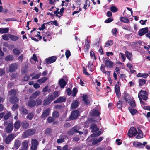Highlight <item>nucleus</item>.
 <instances>
[{
	"label": "nucleus",
	"mask_w": 150,
	"mask_h": 150,
	"mask_svg": "<svg viewBox=\"0 0 150 150\" xmlns=\"http://www.w3.org/2000/svg\"><path fill=\"white\" fill-rule=\"evenodd\" d=\"M127 134L128 136L131 137L137 135L136 138L138 139L143 138V136L141 130L139 129H137L133 127H131L130 128Z\"/></svg>",
	"instance_id": "f257e3e1"
},
{
	"label": "nucleus",
	"mask_w": 150,
	"mask_h": 150,
	"mask_svg": "<svg viewBox=\"0 0 150 150\" xmlns=\"http://www.w3.org/2000/svg\"><path fill=\"white\" fill-rule=\"evenodd\" d=\"M81 128V127L80 126H76L69 130L67 132V134L70 135H72L75 133L78 132L79 134H83V132L79 131Z\"/></svg>",
	"instance_id": "f03ea898"
},
{
	"label": "nucleus",
	"mask_w": 150,
	"mask_h": 150,
	"mask_svg": "<svg viewBox=\"0 0 150 150\" xmlns=\"http://www.w3.org/2000/svg\"><path fill=\"white\" fill-rule=\"evenodd\" d=\"M35 132V129H30L26 131L22 134V137L23 138H26L27 137L31 136L34 134Z\"/></svg>",
	"instance_id": "7ed1b4c3"
},
{
	"label": "nucleus",
	"mask_w": 150,
	"mask_h": 150,
	"mask_svg": "<svg viewBox=\"0 0 150 150\" xmlns=\"http://www.w3.org/2000/svg\"><path fill=\"white\" fill-rule=\"evenodd\" d=\"M31 150H36L39 144L38 141L35 139H31Z\"/></svg>",
	"instance_id": "20e7f679"
},
{
	"label": "nucleus",
	"mask_w": 150,
	"mask_h": 150,
	"mask_svg": "<svg viewBox=\"0 0 150 150\" xmlns=\"http://www.w3.org/2000/svg\"><path fill=\"white\" fill-rule=\"evenodd\" d=\"M15 136L13 134H11L8 135L5 139V142L6 144L10 143L12 140L15 137Z\"/></svg>",
	"instance_id": "39448f33"
},
{
	"label": "nucleus",
	"mask_w": 150,
	"mask_h": 150,
	"mask_svg": "<svg viewBox=\"0 0 150 150\" xmlns=\"http://www.w3.org/2000/svg\"><path fill=\"white\" fill-rule=\"evenodd\" d=\"M138 94H139V96L143 100H146L147 99L148 94L146 91L142 90Z\"/></svg>",
	"instance_id": "423d86ee"
},
{
	"label": "nucleus",
	"mask_w": 150,
	"mask_h": 150,
	"mask_svg": "<svg viewBox=\"0 0 150 150\" xmlns=\"http://www.w3.org/2000/svg\"><path fill=\"white\" fill-rule=\"evenodd\" d=\"M146 142H144L143 143H142L137 142H133V145L135 147H138L140 148H144L145 145L147 144Z\"/></svg>",
	"instance_id": "0eeeda50"
},
{
	"label": "nucleus",
	"mask_w": 150,
	"mask_h": 150,
	"mask_svg": "<svg viewBox=\"0 0 150 150\" xmlns=\"http://www.w3.org/2000/svg\"><path fill=\"white\" fill-rule=\"evenodd\" d=\"M21 144V141L19 139H18L15 140L14 143V146L13 147V149H18L20 146Z\"/></svg>",
	"instance_id": "6e6552de"
},
{
	"label": "nucleus",
	"mask_w": 150,
	"mask_h": 150,
	"mask_svg": "<svg viewBox=\"0 0 150 150\" xmlns=\"http://www.w3.org/2000/svg\"><path fill=\"white\" fill-rule=\"evenodd\" d=\"M29 142V140H25L22 142V149L25 150H28V144Z\"/></svg>",
	"instance_id": "1a4fd4ad"
},
{
	"label": "nucleus",
	"mask_w": 150,
	"mask_h": 150,
	"mask_svg": "<svg viewBox=\"0 0 150 150\" xmlns=\"http://www.w3.org/2000/svg\"><path fill=\"white\" fill-rule=\"evenodd\" d=\"M50 108H48L44 110L41 115V117L43 118L47 117L50 114Z\"/></svg>",
	"instance_id": "9d476101"
},
{
	"label": "nucleus",
	"mask_w": 150,
	"mask_h": 150,
	"mask_svg": "<svg viewBox=\"0 0 150 150\" xmlns=\"http://www.w3.org/2000/svg\"><path fill=\"white\" fill-rule=\"evenodd\" d=\"M59 96V94L58 91H55L49 96L50 99V100L51 101H52L55 98Z\"/></svg>",
	"instance_id": "9b49d317"
},
{
	"label": "nucleus",
	"mask_w": 150,
	"mask_h": 150,
	"mask_svg": "<svg viewBox=\"0 0 150 150\" xmlns=\"http://www.w3.org/2000/svg\"><path fill=\"white\" fill-rule=\"evenodd\" d=\"M13 128V126L12 124L9 123L5 128V130L7 133H9L11 132Z\"/></svg>",
	"instance_id": "f8f14e48"
},
{
	"label": "nucleus",
	"mask_w": 150,
	"mask_h": 150,
	"mask_svg": "<svg viewBox=\"0 0 150 150\" xmlns=\"http://www.w3.org/2000/svg\"><path fill=\"white\" fill-rule=\"evenodd\" d=\"M18 68V64L16 63L12 64L9 67V71L11 72L14 71Z\"/></svg>",
	"instance_id": "ddd939ff"
},
{
	"label": "nucleus",
	"mask_w": 150,
	"mask_h": 150,
	"mask_svg": "<svg viewBox=\"0 0 150 150\" xmlns=\"http://www.w3.org/2000/svg\"><path fill=\"white\" fill-rule=\"evenodd\" d=\"M79 111L77 110L74 111L71 113L70 116L71 119H74L76 118L78 116Z\"/></svg>",
	"instance_id": "4468645a"
},
{
	"label": "nucleus",
	"mask_w": 150,
	"mask_h": 150,
	"mask_svg": "<svg viewBox=\"0 0 150 150\" xmlns=\"http://www.w3.org/2000/svg\"><path fill=\"white\" fill-rule=\"evenodd\" d=\"M105 66L107 68H111L113 66V63L108 59L105 60Z\"/></svg>",
	"instance_id": "2eb2a0df"
},
{
	"label": "nucleus",
	"mask_w": 150,
	"mask_h": 150,
	"mask_svg": "<svg viewBox=\"0 0 150 150\" xmlns=\"http://www.w3.org/2000/svg\"><path fill=\"white\" fill-rule=\"evenodd\" d=\"M67 83L63 79H61L58 82V84L59 85L60 87L62 88L66 86Z\"/></svg>",
	"instance_id": "dca6fc26"
},
{
	"label": "nucleus",
	"mask_w": 150,
	"mask_h": 150,
	"mask_svg": "<svg viewBox=\"0 0 150 150\" xmlns=\"http://www.w3.org/2000/svg\"><path fill=\"white\" fill-rule=\"evenodd\" d=\"M115 90L117 97L119 98L120 96V87L118 84H116L115 88Z\"/></svg>",
	"instance_id": "f3484780"
},
{
	"label": "nucleus",
	"mask_w": 150,
	"mask_h": 150,
	"mask_svg": "<svg viewBox=\"0 0 150 150\" xmlns=\"http://www.w3.org/2000/svg\"><path fill=\"white\" fill-rule=\"evenodd\" d=\"M148 31L147 28H144L140 29L139 31V34L140 36H142L145 34Z\"/></svg>",
	"instance_id": "a211bd4d"
},
{
	"label": "nucleus",
	"mask_w": 150,
	"mask_h": 150,
	"mask_svg": "<svg viewBox=\"0 0 150 150\" xmlns=\"http://www.w3.org/2000/svg\"><path fill=\"white\" fill-rule=\"evenodd\" d=\"M56 59V57L55 56H52L46 59V62L48 64H51L54 62Z\"/></svg>",
	"instance_id": "6ab92c4d"
},
{
	"label": "nucleus",
	"mask_w": 150,
	"mask_h": 150,
	"mask_svg": "<svg viewBox=\"0 0 150 150\" xmlns=\"http://www.w3.org/2000/svg\"><path fill=\"white\" fill-rule=\"evenodd\" d=\"M126 56L129 61H132V55L131 53H130L127 51L125 52Z\"/></svg>",
	"instance_id": "aec40b11"
},
{
	"label": "nucleus",
	"mask_w": 150,
	"mask_h": 150,
	"mask_svg": "<svg viewBox=\"0 0 150 150\" xmlns=\"http://www.w3.org/2000/svg\"><path fill=\"white\" fill-rule=\"evenodd\" d=\"M100 112L98 110H97L95 109H94L91 112V115L93 116L97 117L100 114Z\"/></svg>",
	"instance_id": "412c9836"
},
{
	"label": "nucleus",
	"mask_w": 150,
	"mask_h": 150,
	"mask_svg": "<svg viewBox=\"0 0 150 150\" xmlns=\"http://www.w3.org/2000/svg\"><path fill=\"white\" fill-rule=\"evenodd\" d=\"M124 95L123 97L124 99L125 100L126 102H127L128 100H130L132 99L131 97L128 93H124Z\"/></svg>",
	"instance_id": "4be33fe9"
},
{
	"label": "nucleus",
	"mask_w": 150,
	"mask_h": 150,
	"mask_svg": "<svg viewBox=\"0 0 150 150\" xmlns=\"http://www.w3.org/2000/svg\"><path fill=\"white\" fill-rule=\"evenodd\" d=\"M90 127L92 129V131L93 132L97 131L99 129L97 128L96 125L94 123L92 124L91 125Z\"/></svg>",
	"instance_id": "5701e85b"
},
{
	"label": "nucleus",
	"mask_w": 150,
	"mask_h": 150,
	"mask_svg": "<svg viewBox=\"0 0 150 150\" xmlns=\"http://www.w3.org/2000/svg\"><path fill=\"white\" fill-rule=\"evenodd\" d=\"M66 99L65 98L62 97H59L56 100L54 101V103H57L59 102H62L65 101Z\"/></svg>",
	"instance_id": "b1692460"
},
{
	"label": "nucleus",
	"mask_w": 150,
	"mask_h": 150,
	"mask_svg": "<svg viewBox=\"0 0 150 150\" xmlns=\"http://www.w3.org/2000/svg\"><path fill=\"white\" fill-rule=\"evenodd\" d=\"M21 126L24 129L28 128L29 123L26 121H23L21 123Z\"/></svg>",
	"instance_id": "393cba45"
},
{
	"label": "nucleus",
	"mask_w": 150,
	"mask_h": 150,
	"mask_svg": "<svg viewBox=\"0 0 150 150\" xmlns=\"http://www.w3.org/2000/svg\"><path fill=\"white\" fill-rule=\"evenodd\" d=\"M148 76V74L146 73H139L137 75V77H142L144 78H146Z\"/></svg>",
	"instance_id": "a878e982"
},
{
	"label": "nucleus",
	"mask_w": 150,
	"mask_h": 150,
	"mask_svg": "<svg viewBox=\"0 0 150 150\" xmlns=\"http://www.w3.org/2000/svg\"><path fill=\"white\" fill-rule=\"evenodd\" d=\"M40 94V92L39 91H37L34 93L31 96L30 98H31L34 99L36 98Z\"/></svg>",
	"instance_id": "bb28decb"
},
{
	"label": "nucleus",
	"mask_w": 150,
	"mask_h": 150,
	"mask_svg": "<svg viewBox=\"0 0 150 150\" xmlns=\"http://www.w3.org/2000/svg\"><path fill=\"white\" fill-rule=\"evenodd\" d=\"M20 127V122L18 120L16 121L14 124V127L16 130L19 129Z\"/></svg>",
	"instance_id": "cd10ccee"
},
{
	"label": "nucleus",
	"mask_w": 150,
	"mask_h": 150,
	"mask_svg": "<svg viewBox=\"0 0 150 150\" xmlns=\"http://www.w3.org/2000/svg\"><path fill=\"white\" fill-rule=\"evenodd\" d=\"M48 79V78L47 77H44L37 80V81L39 83H44Z\"/></svg>",
	"instance_id": "c85d7f7f"
},
{
	"label": "nucleus",
	"mask_w": 150,
	"mask_h": 150,
	"mask_svg": "<svg viewBox=\"0 0 150 150\" xmlns=\"http://www.w3.org/2000/svg\"><path fill=\"white\" fill-rule=\"evenodd\" d=\"M103 139V137H100L99 139H96L94 140L92 142L93 144H96L101 141Z\"/></svg>",
	"instance_id": "c756f323"
},
{
	"label": "nucleus",
	"mask_w": 150,
	"mask_h": 150,
	"mask_svg": "<svg viewBox=\"0 0 150 150\" xmlns=\"http://www.w3.org/2000/svg\"><path fill=\"white\" fill-rule=\"evenodd\" d=\"M9 31V29L7 28H0V33H7Z\"/></svg>",
	"instance_id": "7c9ffc66"
},
{
	"label": "nucleus",
	"mask_w": 150,
	"mask_h": 150,
	"mask_svg": "<svg viewBox=\"0 0 150 150\" xmlns=\"http://www.w3.org/2000/svg\"><path fill=\"white\" fill-rule=\"evenodd\" d=\"M18 100L16 96L11 97L10 100V102L11 103H14L18 101Z\"/></svg>",
	"instance_id": "2f4dec72"
},
{
	"label": "nucleus",
	"mask_w": 150,
	"mask_h": 150,
	"mask_svg": "<svg viewBox=\"0 0 150 150\" xmlns=\"http://www.w3.org/2000/svg\"><path fill=\"white\" fill-rule=\"evenodd\" d=\"M78 102L77 101H74L71 105V108L73 109L76 108L78 106Z\"/></svg>",
	"instance_id": "473e14b6"
},
{
	"label": "nucleus",
	"mask_w": 150,
	"mask_h": 150,
	"mask_svg": "<svg viewBox=\"0 0 150 150\" xmlns=\"http://www.w3.org/2000/svg\"><path fill=\"white\" fill-rule=\"evenodd\" d=\"M9 38L12 40L13 41H16L18 40L19 38L18 37L13 35H9Z\"/></svg>",
	"instance_id": "72a5a7b5"
},
{
	"label": "nucleus",
	"mask_w": 150,
	"mask_h": 150,
	"mask_svg": "<svg viewBox=\"0 0 150 150\" xmlns=\"http://www.w3.org/2000/svg\"><path fill=\"white\" fill-rule=\"evenodd\" d=\"M113 44V40L108 41L105 44V47H109L110 46Z\"/></svg>",
	"instance_id": "f704fd0d"
},
{
	"label": "nucleus",
	"mask_w": 150,
	"mask_h": 150,
	"mask_svg": "<svg viewBox=\"0 0 150 150\" xmlns=\"http://www.w3.org/2000/svg\"><path fill=\"white\" fill-rule=\"evenodd\" d=\"M16 94V91L14 90H11L9 91V95L12 96H15Z\"/></svg>",
	"instance_id": "c9c22d12"
},
{
	"label": "nucleus",
	"mask_w": 150,
	"mask_h": 150,
	"mask_svg": "<svg viewBox=\"0 0 150 150\" xmlns=\"http://www.w3.org/2000/svg\"><path fill=\"white\" fill-rule=\"evenodd\" d=\"M50 98L49 97L48 98L45 99L43 103L44 105H46L49 104L50 102L52 101L50 99Z\"/></svg>",
	"instance_id": "e433bc0d"
},
{
	"label": "nucleus",
	"mask_w": 150,
	"mask_h": 150,
	"mask_svg": "<svg viewBox=\"0 0 150 150\" xmlns=\"http://www.w3.org/2000/svg\"><path fill=\"white\" fill-rule=\"evenodd\" d=\"M129 111L132 115H134L137 112V110L136 109L131 108L130 107L128 108Z\"/></svg>",
	"instance_id": "4c0bfd02"
},
{
	"label": "nucleus",
	"mask_w": 150,
	"mask_h": 150,
	"mask_svg": "<svg viewBox=\"0 0 150 150\" xmlns=\"http://www.w3.org/2000/svg\"><path fill=\"white\" fill-rule=\"evenodd\" d=\"M128 103L129 105L132 107H134L136 106L135 101L134 100H132V99L129 101Z\"/></svg>",
	"instance_id": "58836bf2"
},
{
	"label": "nucleus",
	"mask_w": 150,
	"mask_h": 150,
	"mask_svg": "<svg viewBox=\"0 0 150 150\" xmlns=\"http://www.w3.org/2000/svg\"><path fill=\"white\" fill-rule=\"evenodd\" d=\"M120 21L124 23H127L129 21L128 18L126 17H120Z\"/></svg>",
	"instance_id": "ea45409f"
},
{
	"label": "nucleus",
	"mask_w": 150,
	"mask_h": 150,
	"mask_svg": "<svg viewBox=\"0 0 150 150\" xmlns=\"http://www.w3.org/2000/svg\"><path fill=\"white\" fill-rule=\"evenodd\" d=\"M13 58L12 55H9L5 57V59L6 61H9L13 60Z\"/></svg>",
	"instance_id": "a19ab883"
},
{
	"label": "nucleus",
	"mask_w": 150,
	"mask_h": 150,
	"mask_svg": "<svg viewBox=\"0 0 150 150\" xmlns=\"http://www.w3.org/2000/svg\"><path fill=\"white\" fill-rule=\"evenodd\" d=\"M83 100L84 102L86 104H88L89 103V102L87 100V96L86 95H83Z\"/></svg>",
	"instance_id": "79ce46f5"
},
{
	"label": "nucleus",
	"mask_w": 150,
	"mask_h": 150,
	"mask_svg": "<svg viewBox=\"0 0 150 150\" xmlns=\"http://www.w3.org/2000/svg\"><path fill=\"white\" fill-rule=\"evenodd\" d=\"M20 111L23 114H26L28 113V112L27 110L23 107H21V108Z\"/></svg>",
	"instance_id": "37998d69"
},
{
	"label": "nucleus",
	"mask_w": 150,
	"mask_h": 150,
	"mask_svg": "<svg viewBox=\"0 0 150 150\" xmlns=\"http://www.w3.org/2000/svg\"><path fill=\"white\" fill-rule=\"evenodd\" d=\"M52 35V33H47L45 35V37L47 38V39L49 40H50L51 39V37Z\"/></svg>",
	"instance_id": "c03bdc74"
},
{
	"label": "nucleus",
	"mask_w": 150,
	"mask_h": 150,
	"mask_svg": "<svg viewBox=\"0 0 150 150\" xmlns=\"http://www.w3.org/2000/svg\"><path fill=\"white\" fill-rule=\"evenodd\" d=\"M34 114L33 113H30L27 117V118L29 120H31L34 116Z\"/></svg>",
	"instance_id": "a18cd8bd"
},
{
	"label": "nucleus",
	"mask_w": 150,
	"mask_h": 150,
	"mask_svg": "<svg viewBox=\"0 0 150 150\" xmlns=\"http://www.w3.org/2000/svg\"><path fill=\"white\" fill-rule=\"evenodd\" d=\"M101 134V133L100 131H98L96 132L95 133H93L91 134V137H95L98 136Z\"/></svg>",
	"instance_id": "49530a36"
},
{
	"label": "nucleus",
	"mask_w": 150,
	"mask_h": 150,
	"mask_svg": "<svg viewBox=\"0 0 150 150\" xmlns=\"http://www.w3.org/2000/svg\"><path fill=\"white\" fill-rule=\"evenodd\" d=\"M13 53L14 55L17 56L20 54V52L18 49H15L13 50Z\"/></svg>",
	"instance_id": "de8ad7c7"
},
{
	"label": "nucleus",
	"mask_w": 150,
	"mask_h": 150,
	"mask_svg": "<svg viewBox=\"0 0 150 150\" xmlns=\"http://www.w3.org/2000/svg\"><path fill=\"white\" fill-rule=\"evenodd\" d=\"M62 137L63 136H60V138L57 139V142L58 143H62L64 141V138Z\"/></svg>",
	"instance_id": "09e8293b"
},
{
	"label": "nucleus",
	"mask_w": 150,
	"mask_h": 150,
	"mask_svg": "<svg viewBox=\"0 0 150 150\" xmlns=\"http://www.w3.org/2000/svg\"><path fill=\"white\" fill-rule=\"evenodd\" d=\"M52 117L54 118H57L59 117V114L57 111H54L52 115Z\"/></svg>",
	"instance_id": "8fccbe9b"
},
{
	"label": "nucleus",
	"mask_w": 150,
	"mask_h": 150,
	"mask_svg": "<svg viewBox=\"0 0 150 150\" xmlns=\"http://www.w3.org/2000/svg\"><path fill=\"white\" fill-rule=\"evenodd\" d=\"M10 34H4L2 35V38L4 40H9V35Z\"/></svg>",
	"instance_id": "3c124183"
},
{
	"label": "nucleus",
	"mask_w": 150,
	"mask_h": 150,
	"mask_svg": "<svg viewBox=\"0 0 150 150\" xmlns=\"http://www.w3.org/2000/svg\"><path fill=\"white\" fill-rule=\"evenodd\" d=\"M146 81L144 79H141L139 80V83L140 86H142L144 84H145Z\"/></svg>",
	"instance_id": "603ef678"
},
{
	"label": "nucleus",
	"mask_w": 150,
	"mask_h": 150,
	"mask_svg": "<svg viewBox=\"0 0 150 150\" xmlns=\"http://www.w3.org/2000/svg\"><path fill=\"white\" fill-rule=\"evenodd\" d=\"M110 10L113 12H115L117 11V8L114 6H111L110 8Z\"/></svg>",
	"instance_id": "864d4df0"
},
{
	"label": "nucleus",
	"mask_w": 150,
	"mask_h": 150,
	"mask_svg": "<svg viewBox=\"0 0 150 150\" xmlns=\"http://www.w3.org/2000/svg\"><path fill=\"white\" fill-rule=\"evenodd\" d=\"M119 56L122 58V60L123 62H124L125 59L126 58L125 57V56L123 54L120 53L119 54Z\"/></svg>",
	"instance_id": "5fc2aeb1"
},
{
	"label": "nucleus",
	"mask_w": 150,
	"mask_h": 150,
	"mask_svg": "<svg viewBox=\"0 0 150 150\" xmlns=\"http://www.w3.org/2000/svg\"><path fill=\"white\" fill-rule=\"evenodd\" d=\"M28 105L30 107H33L35 105V103L34 101H30L28 103Z\"/></svg>",
	"instance_id": "6e6d98bb"
},
{
	"label": "nucleus",
	"mask_w": 150,
	"mask_h": 150,
	"mask_svg": "<svg viewBox=\"0 0 150 150\" xmlns=\"http://www.w3.org/2000/svg\"><path fill=\"white\" fill-rule=\"evenodd\" d=\"M41 73L40 72L39 74H36L32 78V79H37L39 78L41 76Z\"/></svg>",
	"instance_id": "4d7b16f0"
},
{
	"label": "nucleus",
	"mask_w": 150,
	"mask_h": 150,
	"mask_svg": "<svg viewBox=\"0 0 150 150\" xmlns=\"http://www.w3.org/2000/svg\"><path fill=\"white\" fill-rule=\"evenodd\" d=\"M77 92V89L76 88H74L73 90V92L72 93V96L73 97H74Z\"/></svg>",
	"instance_id": "13d9d810"
},
{
	"label": "nucleus",
	"mask_w": 150,
	"mask_h": 150,
	"mask_svg": "<svg viewBox=\"0 0 150 150\" xmlns=\"http://www.w3.org/2000/svg\"><path fill=\"white\" fill-rule=\"evenodd\" d=\"M65 55L67 59L71 55L70 52L69 50H67L66 51L65 53Z\"/></svg>",
	"instance_id": "bf43d9fd"
},
{
	"label": "nucleus",
	"mask_w": 150,
	"mask_h": 150,
	"mask_svg": "<svg viewBox=\"0 0 150 150\" xmlns=\"http://www.w3.org/2000/svg\"><path fill=\"white\" fill-rule=\"evenodd\" d=\"M89 43L90 42H86L85 45L84 47L87 50H88L90 46Z\"/></svg>",
	"instance_id": "052dcab7"
},
{
	"label": "nucleus",
	"mask_w": 150,
	"mask_h": 150,
	"mask_svg": "<svg viewBox=\"0 0 150 150\" xmlns=\"http://www.w3.org/2000/svg\"><path fill=\"white\" fill-rule=\"evenodd\" d=\"M11 116V113L8 112L6 114L4 117V119L5 120H7Z\"/></svg>",
	"instance_id": "680f3d73"
},
{
	"label": "nucleus",
	"mask_w": 150,
	"mask_h": 150,
	"mask_svg": "<svg viewBox=\"0 0 150 150\" xmlns=\"http://www.w3.org/2000/svg\"><path fill=\"white\" fill-rule=\"evenodd\" d=\"M47 121L49 123H51L54 121V119L52 117H49L47 119Z\"/></svg>",
	"instance_id": "e2e57ef3"
},
{
	"label": "nucleus",
	"mask_w": 150,
	"mask_h": 150,
	"mask_svg": "<svg viewBox=\"0 0 150 150\" xmlns=\"http://www.w3.org/2000/svg\"><path fill=\"white\" fill-rule=\"evenodd\" d=\"M113 20L112 17L108 18L105 21V23H108L111 22Z\"/></svg>",
	"instance_id": "0e129e2a"
},
{
	"label": "nucleus",
	"mask_w": 150,
	"mask_h": 150,
	"mask_svg": "<svg viewBox=\"0 0 150 150\" xmlns=\"http://www.w3.org/2000/svg\"><path fill=\"white\" fill-rule=\"evenodd\" d=\"M112 33L113 34V35L114 36H116V33L117 32V30L116 28H115L112 30Z\"/></svg>",
	"instance_id": "69168bd1"
},
{
	"label": "nucleus",
	"mask_w": 150,
	"mask_h": 150,
	"mask_svg": "<svg viewBox=\"0 0 150 150\" xmlns=\"http://www.w3.org/2000/svg\"><path fill=\"white\" fill-rule=\"evenodd\" d=\"M117 106L119 108H121L122 106V102L120 101H118L117 103Z\"/></svg>",
	"instance_id": "338daca9"
},
{
	"label": "nucleus",
	"mask_w": 150,
	"mask_h": 150,
	"mask_svg": "<svg viewBox=\"0 0 150 150\" xmlns=\"http://www.w3.org/2000/svg\"><path fill=\"white\" fill-rule=\"evenodd\" d=\"M36 103H35V104H37V105H40L42 103V100L40 99H37L36 100Z\"/></svg>",
	"instance_id": "774afa93"
}]
</instances>
